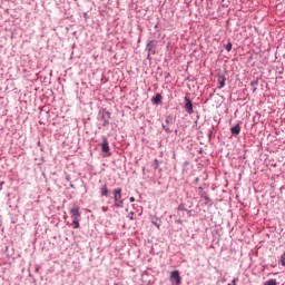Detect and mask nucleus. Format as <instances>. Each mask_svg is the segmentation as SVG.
<instances>
[{
    "instance_id": "obj_17",
    "label": "nucleus",
    "mask_w": 285,
    "mask_h": 285,
    "mask_svg": "<svg viewBox=\"0 0 285 285\" xmlns=\"http://www.w3.org/2000/svg\"><path fill=\"white\" fill-rule=\"evenodd\" d=\"M166 124H173V117H167Z\"/></svg>"
},
{
    "instance_id": "obj_18",
    "label": "nucleus",
    "mask_w": 285,
    "mask_h": 285,
    "mask_svg": "<svg viewBox=\"0 0 285 285\" xmlns=\"http://www.w3.org/2000/svg\"><path fill=\"white\" fill-rule=\"evenodd\" d=\"M129 202H130V204H132L135 202V197H130Z\"/></svg>"
},
{
    "instance_id": "obj_11",
    "label": "nucleus",
    "mask_w": 285,
    "mask_h": 285,
    "mask_svg": "<svg viewBox=\"0 0 285 285\" xmlns=\"http://www.w3.org/2000/svg\"><path fill=\"white\" fill-rule=\"evenodd\" d=\"M264 285H277V279L271 278L267 282H265Z\"/></svg>"
},
{
    "instance_id": "obj_15",
    "label": "nucleus",
    "mask_w": 285,
    "mask_h": 285,
    "mask_svg": "<svg viewBox=\"0 0 285 285\" xmlns=\"http://www.w3.org/2000/svg\"><path fill=\"white\" fill-rule=\"evenodd\" d=\"M281 264H282V266H285V252H284V254L281 256Z\"/></svg>"
},
{
    "instance_id": "obj_14",
    "label": "nucleus",
    "mask_w": 285,
    "mask_h": 285,
    "mask_svg": "<svg viewBox=\"0 0 285 285\" xmlns=\"http://www.w3.org/2000/svg\"><path fill=\"white\" fill-rule=\"evenodd\" d=\"M75 228H79V218H73Z\"/></svg>"
},
{
    "instance_id": "obj_20",
    "label": "nucleus",
    "mask_w": 285,
    "mask_h": 285,
    "mask_svg": "<svg viewBox=\"0 0 285 285\" xmlns=\"http://www.w3.org/2000/svg\"><path fill=\"white\" fill-rule=\"evenodd\" d=\"M232 284H237V278H234L233 281H232Z\"/></svg>"
},
{
    "instance_id": "obj_10",
    "label": "nucleus",
    "mask_w": 285,
    "mask_h": 285,
    "mask_svg": "<svg viewBox=\"0 0 285 285\" xmlns=\"http://www.w3.org/2000/svg\"><path fill=\"white\" fill-rule=\"evenodd\" d=\"M218 83H219L218 88H224V86H226V78L224 77L219 78Z\"/></svg>"
},
{
    "instance_id": "obj_2",
    "label": "nucleus",
    "mask_w": 285,
    "mask_h": 285,
    "mask_svg": "<svg viewBox=\"0 0 285 285\" xmlns=\"http://www.w3.org/2000/svg\"><path fill=\"white\" fill-rule=\"evenodd\" d=\"M169 281L171 282V284L180 285L181 284V276H179V271L170 272Z\"/></svg>"
},
{
    "instance_id": "obj_6",
    "label": "nucleus",
    "mask_w": 285,
    "mask_h": 285,
    "mask_svg": "<svg viewBox=\"0 0 285 285\" xmlns=\"http://www.w3.org/2000/svg\"><path fill=\"white\" fill-rule=\"evenodd\" d=\"M100 195H101V197H108V185L107 184H104L100 187Z\"/></svg>"
},
{
    "instance_id": "obj_12",
    "label": "nucleus",
    "mask_w": 285,
    "mask_h": 285,
    "mask_svg": "<svg viewBox=\"0 0 285 285\" xmlns=\"http://www.w3.org/2000/svg\"><path fill=\"white\" fill-rule=\"evenodd\" d=\"M153 48H155V41H149V42L147 43V50H148V52H150V50H153Z\"/></svg>"
},
{
    "instance_id": "obj_19",
    "label": "nucleus",
    "mask_w": 285,
    "mask_h": 285,
    "mask_svg": "<svg viewBox=\"0 0 285 285\" xmlns=\"http://www.w3.org/2000/svg\"><path fill=\"white\" fill-rule=\"evenodd\" d=\"M104 213H108V207H102Z\"/></svg>"
},
{
    "instance_id": "obj_8",
    "label": "nucleus",
    "mask_w": 285,
    "mask_h": 285,
    "mask_svg": "<svg viewBox=\"0 0 285 285\" xmlns=\"http://www.w3.org/2000/svg\"><path fill=\"white\" fill-rule=\"evenodd\" d=\"M101 119L104 121L102 126H108V124H109L108 119H110V114H107V117H106V115H102Z\"/></svg>"
},
{
    "instance_id": "obj_3",
    "label": "nucleus",
    "mask_w": 285,
    "mask_h": 285,
    "mask_svg": "<svg viewBox=\"0 0 285 285\" xmlns=\"http://www.w3.org/2000/svg\"><path fill=\"white\" fill-rule=\"evenodd\" d=\"M100 147L102 153H110V145L108 144V138L106 136L102 137Z\"/></svg>"
},
{
    "instance_id": "obj_13",
    "label": "nucleus",
    "mask_w": 285,
    "mask_h": 285,
    "mask_svg": "<svg viewBox=\"0 0 285 285\" xmlns=\"http://www.w3.org/2000/svg\"><path fill=\"white\" fill-rule=\"evenodd\" d=\"M225 49L227 50V52H230V50H233V43L228 42V43L225 46Z\"/></svg>"
},
{
    "instance_id": "obj_7",
    "label": "nucleus",
    "mask_w": 285,
    "mask_h": 285,
    "mask_svg": "<svg viewBox=\"0 0 285 285\" xmlns=\"http://www.w3.org/2000/svg\"><path fill=\"white\" fill-rule=\"evenodd\" d=\"M230 130H232V135H239V132L242 131V127L239 125H236L232 127Z\"/></svg>"
},
{
    "instance_id": "obj_21",
    "label": "nucleus",
    "mask_w": 285,
    "mask_h": 285,
    "mask_svg": "<svg viewBox=\"0 0 285 285\" xmlns=\"http://www.w3.org/2000/svg\"><path fill=\"white\" fill-rule=\"evenodd\" d=\"M165 130H168V128H166V126H164Z\"/></svg>"
},
{
    "instance_id": "obj_9",
    "label": "nucleus",
    "mask_w": 285,
    "mask_h": 285,
    "mask_svg": "<svg viewBox=\"0 0 285 285\" xmlns=\"http://www.w3.org/2000/svg\"><path fill=\"white\" fill-rule=\"evenodd\" d=\"M151 101L154 104H161V95L160 94H157L153 99Z\"/></svg>"
},
{
    "instance_id": "obj_1",
    "label": "nucleus",
    "mask_w": 285,
    "mask_h": 285,
    "mask_svg": "<svg viewBox=\"0 0 285 285\" xmlns=\"http://www.w3.org/2000/svg\"><path fill=\"white\" fill-rule=\"evenodd\" d=\"M121 193H122L121 188H116L112 190L116 208H124V200H121Z\"/></svg>"
},
{
    "instance_id": "obj_16",
    "label": "nucleus",
    "mask_w": 285,
    "mask_h": 285,
    "mask_svg": "<svg viewBox=\"0 0 285 285\" xmlns=\"http://www.w3.org/2000/svg\"><path fill=\"white\" fill-rule=\"evenodd\" d=\"M157 168H159V160L155 159V170H157Z\"/></svg>"
},
{
    "instance_id": "obj_5",
    "label": "nucleus",
    "mask_w": 285,
    "mask_h": 285,
    "mask_svg": "<svg viewBox=\"0 0 285 285\" xmlns=\"http://www.w3.org/2000/svg\"><path fill=\"white\" fill-rule=\"evenodd\" d=\"M70 215L75 219L81 217V213L79 212V207H75L70 209Z\"/></svg>"
},
{
    "instance_id": "obj_4",
    "label": "nucleus",
    "mask_w": 285,
    "mask_h": 285,
    "mask_svg": "<svg viewBox=\"0 0 285 285\" xmlns=\"http://www.w3.org/2000/svg\"><path fill=\"white\" fill-rule=\"evenodd\" d=\"M185 110L186 112H188V115H193V101H190V99H188V97H185Z\"/></svg>"
}]
</instances>
